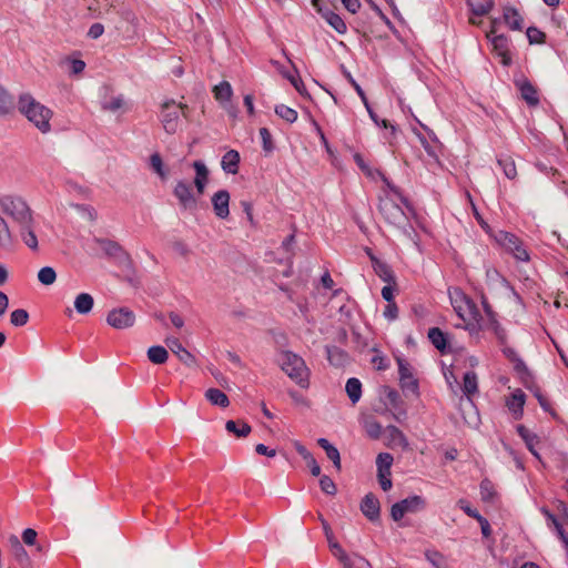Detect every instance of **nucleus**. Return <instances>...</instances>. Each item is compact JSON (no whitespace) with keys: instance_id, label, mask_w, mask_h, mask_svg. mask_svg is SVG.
<instances>
[{"instance_id":"e433bc0d","label":"nucleus","mask_w":568,"mask_h":568,"mask_svg":"<svg viewBox=\"0 0 568 568\" xmlns=\"http://www.w3.org/2000/svg\"><path fill=\"white\" fill-rule=\"evenodd\" d=\"M499 164L504 168V172L508 179H514L517 175V169L515 161L510 156H506L499 161Z\"/></svg>"},{"instance_id":"2eb2a0df","label":"nucleus","mask_w":568,"mask_h":568,"mask_svg":"<svg viewBox=\"0 0 568 568\" xmlns=\"http://www.w3.org/2000/svg\"><path fill=\"white\" fill-rule=\"evenodd\" d=\"M213 207L217 216L221 219H225L230 214L229 204H230V194L227 191H219L214 194L213 199Z\"/></svg>"},{"instance_id":"bf43d9fd","label":"nucleus","mask_w":568,"mask_h":568,"mask_svg":"<svg viewBox=\"0 0 568 568\" xmlns=\"http://www.w3.org/2000/svg\"><path fill=\"white\" fill-rule=\"evenodd\" d=\"M256 452L261 455H265V456H268V457H274L276 452L275 449H268V447H266L265 445L263 444H258L256 446Z\"/></svg>"},{"instance_id":"a18cd8bd","label":"nucleus","mask_w":568,"mask_h":568,"mask_svg":"<svg viewBox=\"0 0 568 568\" xmlns=\"http://www.w3.org/2000/svg\"><path fill=\"white\" fill-rule=\"evenodd\" d=\"M320 484H321L322 489L327 494H334L336 490L334 481L327 476H324L321 479Z\"/></svg>"},{"instance_id":"774afa93","label":"nucleus","mask_w":568,"mask_h":568,"mask_svg":"<svg viewBox=\"0 0 568 568\" xmlns=\"http://www.w3.org/2000/svg\"><path fill=\"white\" fill-rule=\"evenodd\" d=\"M171 321L172 323L176 326V327H182L183 326V320L181 316L176 315V314H172L171 315Z\"/></svg>"},{"instance_id":"4d7b16f0","label":"nucleus","mask_w":568,"mask_h":568,"mask_svg":"<svg viewBox=\"0 0 568 568\" xmlns=\"http://www.w3.org/2000/svg\"><path fill=\"white\" fill-rule=\"evenodd\" d=\"M372 363L374 365V367L378 371H383V369H386L387 368V364H386V361L383 356L381 355H376L372 358Z\"/></svg>"},{"instance_id":"1a4fd4ad","label":"nucleus","mask_w":568,"mask_h":568,"mask_svg":"<svg viewBox=\"0 0 568 568\" xmlns=\"http://www.w3.org/2000/svg\"><path fill=\"white\" fill-rule=\"evenodd\" d=\"M384 445L387 448L395 449V448H408V442L406 437L404 436L403 432L398 429L395 426H388L384 430L383 434Z\"/></svg>"},{"instance_id":"3c124183","label":"nucleus","mask_w":568,"mask_h":568,"mask_svg":"<svg viewBox=\"0 0 568 568\" xmlns=\"http://www.w3.org/2000/svg\"><path fill=\"white\" fill-rule=\"evenodd\" d=\"M344 7L352 13H356L361 8L359 0H341Z\"/></svg>"},{"instance_id":"58836bf2","label":"nucleus","mask_w":568,"mask_h":568,"mask_svg":"<svg viewBox=\"0 0 568 568\" xmlns=\"http://www.w3.org/2000/svg\"><path fill=\"white\" fill-rule=\"evenodd\" d=\"M496 495L494 486L490 481L485 480L480 484V496L484 500H491Z\"/></svg>"},{"instance_id":"a211bd4d","label":"nucleus","mask_w":568,"mask_h":568,"mask_svg":"<svg viewBox=\"0 0 568 568\" xmlns=\"http://www.w3.org/2000/svg\"><path fill=\"white\" fill-rule=\"evenodd\" d=\"M519 91L523 99L530 105H537L539 97L537 89L527 80H523L518 83Z\"/></svg>"},{"instance_id":"473e14b6","label":"nucleus","mask_w":568,"mask_h":568,"mask_svg":"<svg viewBox=\"0 0 568 568\" xmlns=\"http://www.w3.org/2000/svg\"><path fill=\"white\" fill-rule=\"evenodd\" d=\"M463 389L467 396H471L477 392V376L475 373L469 372L464 375Z\"/></svg>"},{"instance_id":"7c9ffc66","label":"nucleus","mask_w":568,"mask_h":568,"mask_svg":"<svg viewBox=\"0 0 568 568\" xmlns=\"http://www.w3.org/2000/svg\"><path fill=\"white\" fill-rule=\"evenodd\" d=\"M428 337L437 349H446V336L438 327L430 328Z\"/></svg>"},{"instance_id":"c756f323","label":"nucleus","mask_w":568,"mask_h":568,"mask_svg":"<svg viewBox=\"0 0 568 568\" xmlns=\"http://www.w3.org/2000/svg\"><path fill=\"white\" fill-rule=\"evenodd\" d=\"M150 361L154 364H163L166 362L169 354L168 351L162 346H152L148 351Z\"/></svg>"},{"instance_id":"f03ea898","label":"nucleus","mask_w":568,"mask_h":568,"mask_svg":"<svg viewBox=\"0 0 568 568\" xmlns=\"http://www.w3.org/2000/svg\"><path fill=\"white\" fill-rule=\"evenodd\" d=\"M19 104L20 111L30 122H32L42 132L49 131L51 119V111L49 109L29 95L22 97Z\"/></svg>"},{"instance_id":"8fccbe9b","label":"nucleus","mask_w":568,"mask_h":568,"mask_svg":"<svg viewBox=\"0 0 568 568\" xmlns=\"http://www.w3.org/2000/svg\"><path fill=\"white\" fill-rule=\"evenodd\" d=\"M70 64H71V71H72L73 74L81 73L84 70V68H85L84 61L79 60V59L70 60Z\"/></svg>"},{"instance_id":"13d9d810","label":"nucleus","mask_w":568,"mask_h":568,"mask_svg":"<svg viewBox=\"0 0 568 568\" xmlns=\"http://www.w3.org/2000/svg\"><path fill=\"white\" fill-rule=\"evenodd\" d=\"M307 463H308V466L311 468L313 476H320L321 467L317 464V462L312 456H310V457H307Z\"/></svg>"},{"instance_id":"c85d7f7f","label":"nucleus","mask_w":568,"mask_h":568,"mask_svg":"<svg viewBox=\"0 0 568 568\" xmlns=\"http://www.w3.org/2000/svg\"><path fill=\"white\" fill-rule=\"evenodd\" d=\"M225 427L237 437H246L251 433V426L244 422L237 424L234 420H227Z\"/></svg>"},{"instance_id":"393cba45","label":"nucleus","mask_w":568,"mask_h":568,"mask_svg":"<svg viewBox=\"0 0 568 568\" xmlns=\"http://www.w3.org/2000/svg\"><path fill=\"white\" fill-rule=\"evenodd\" d=\"M320 446L325 450L327 457L333 460L337 469H341V456L336 447H334L327 439L321 438Z\"/></svg>"},{"instance_id":"f257e3e1","label":"nucleus","mask_w":568,"mask_h":568,"mask_svg":"<svg viewBox=\"0 0 568 568\" xmlns=\"http://www.w3.org/2000/svg\"><path fill=\"white\" fill-rule=\"evenodd\" d=\"M449 297L458 317L463 321V327L470 332H478L485 325V318L475 302L468 297L462 288L449 291Z\"/></svg>"},{"instance_id":"cd10ccee","label":"nucleus","mask_w":568,"mask_h":568,"mask_svg":"<svg viewBox=\"0 0 568 568\" xmlns=\"http://www.w3.org/2000/svg\"><path fill=\"white\" fill-rule=\"evenodd\" d=\"M346 393L353 403L359 400L362 396V384L357 378H349L346 383Z\"/></svg>"},{"instance_id":"4be33fe9","label":"nucleus","mask_w":568,"mask_h":568,"mask_svg":"<svg viewBox=\"0 0 568 568\" xmlns=\"http://www.w3.org/2000/svg\"><path fill=\"white\" fill-rule=\"evenodd\" d=\"M324 19L327 23L339 34H345L347 31V26L342 17L334 11L326 10L323 13Z\"/></svg>"},{"instance_id":"6e6552de","label":"nucleus","mask_w":568,"mask_h":568,"mask_svg":"<svg viewBox=\"0 0 568 568\" xmlns=\"http://www.w3.org/2000/svg\"><path fill=\"white\" fill-rule=\"evenodd\" d=\"M378 210L384 221L388 223L399 222L404 217V212L400 206L388 195L381 199Z\"/></svg>"},{"instance_id":"864d4df0","label":"nucleus","mask_w":568,"mask_h":568,"mask_svg":"<svg viewBox=\"0 0 568 568\" xmlns=\"http://www.w3.org/2000/svg\"><path fill=\"white\" fill-rule=\"evenodd\" d=\"M260 134L262 136L264 148L266 150H271L272 149V136H271V133L268 132V130L263 128L260 130Z\"/></svg>"},{"instance_id":"603ef678","label":"nucleus","mask_w":568,"mask_h":568,"mask_svg":"<svg viewBox=\"0 0 568 568\" xmlns=\"http://www.w3.org/2000/svg\"><path fill=\"white\" fill-rule=\"evenodd\" d=\"M24 243L32 250L38 248V240L36 234L32 231H29L24 236Z\"/></svg>"},{"instance_id":"412c9836","label":"nucleus","mask_w":568,"mask_h":568,"mask_svg":"<svg viewBox=\"0 0 568 568\" xmlns=\"http://www.w3.org/2000/svg\"><path fill=\"white\" fill-rule=\"evenodd\" d=\"M240 154L235 150L226 152L222 159V168L226 173L236 174L239 172Z\"/></svg>"},{"instance_id":"4c0bfd02","label":"nucleus","mask_w":568,"mask_h":568,"mask_svg":"<svg viewBox=\"0 0 568 568\" xmlns=\"http://www.w3.org/2000/svg\"><path fill=\"white\" fill-rule=\"evenodd\" d=\"M374 262H375V266H374V267H375L376 273H377V274H378V275H379V276H381V277H382L386 283H390V282H393L394 276H393L392 271L389 270V267H388L386 264H384V263H382V262H379V261H377V260H374Z\"/></svg>"},{"instance_id":"b1692460","label":"nucleus","mask_w":568,"mask_h":568,"mask_svg":"<svg viewBox=\"0 0 568 568\" xmlns=\"http://www.w3.org/2000/svg\"><path fill=\"white\" fill-rule=\"evenodd\" d=\"M205 395L213 405L227 407L230 404L227 395L217 388H209Z\"/></svg>"},{"instance_id":"e2e57ef3","label":"nucleus","mask_w":568,"mask_h":568,"mask_svg":"<svg viewBox=\"0 0 568 568\" xmlns=\"http://www.w3.org/2000/svg\"><path fill=\"white\" fill-rule=\"evenodd\" d=\"M460 507H462V509H463L467 515H469V516H471V517H474V518H476V519L480 516L476 510L471 509V508H470V507H469L465 501H463V500L460 501Z\"/></svg>"},{"instance_id":"423d86ee","label":"nucleus","mask_w":568,"mask_h":568,"mask_svg":"<svg viewBox=\"0 0 568 568\" xmlns=\"http://www.w3.org/2000/svg\"><path fill=\"white\" fill-rule=\"evenodd\" d=\"M498 242L505 247L506 251L511 253L516 260L520 262H528L530 260L528 251L514 234L500 233Z\"/></svg>"},{"instance_id":"2f4dec72","label":"nucleus","mask_w":568,"mask_h":568,"mask_svg":"<svg viewBox=\"0 0 568 568\" xmlns=\"http://www.w3.org/2000/svg\"><path fill=\"white\" fill-rule=\"evenodd\" d=\"M74 305L79 313H88L93 306V298L91 295L82 293L75 298Z\"/></svg>"},{"instance_id":"5fc2aeb1","label":"nucleus","mask_w":568,"mask_h":568,"mask_svg":"<svg viewBox=\"0 0 568 568\" xmlns=\"http://www.w3.org/2000/svg\"><path fill=\"white\" fill-rule=\"evenodd\" d=\"M367 432L372 438H378L381 435L384 434L382 426L378 423L371 424Z\"/></svg>"},{"instance_id":"49530a36","label":"nucleus","mask_w":568,"mask_h":568,"mask_svg":"<svg viewBox=\"0 0 568 568\" xmlns=\"http://www.w3.org/2000/svg\"><path fill=\"white\" fill-rule=\"evenodd\" d=\"M427 558L437 567V568H442V566L444 565V558L443 556L438 552V551H435V550H429L427 551Z\"/></svg>"},{"instance_id":"f3484780","label":"nucleus","mask_w":568,"mask_h":568,"mask_svg":"<svg viewBox=\"0 0 568 568\" xmlns=\"http://www.w3.org/2000/svg\"><path fill=\"white\" fill-rule=\"evenodd\" d=\"M174 193L184 206L195 203L196 196L192 191L191 184L187 182H178Z\"/></svg>"},{"instance_id":"79ce46f5","label":"nucleus","mask_w":568,"mask_h":568,"mask_svg":"<svg viewBox=\"0 0 568 568\" xmlns=\"http://www.w3.org/2000/svg\"><path fill=\"white\" fill-rule=\"evenodd\" d=\"M151 165L158 174H160L162 178L165 176L163 161L159 153L151 155Z\"/></svg>"},{"instance_id":"f8f14e48","label":"nucleus","mask_w":568,"mask_h":568,"mask_svg":"<svg viewBox=\"0 0 568 568\" xmlns=\"http://www.w3.org/2000/svg\"><path fill=\"white\" fill-rule=\"evenodd\" d=\"M134 322V315L123 308L114 310L108 315V323L114 328H126Z\"/></svg>"},{"instance_id":"338daca9","label":"nucleus","mask_w":568,"mask_h":568,"mask_svg":"<svg viewBox=\"0 0 568 568\" xmlns=\"http://www.w3.org/2000/svg\"><path fill=\"white\" fill-rule=\"evenodd\" d=\"M322 283L323 285L326 287V288H332L333 285H334V282L332 280V277L329 276L328 273H325L323 276H322Z\"/></svg>"},{"instance_id":"9b49d317","label":"nucleus","mask_w":568,"mask_h":568,"mask_svg":"<svg viewBox=\"0 0 568 568\" xmlns=\"http://www.w3.org/2000/svg\"><path fill=\"white\" fill-rule=\"evenodd\" d=\"M488 37L491 39L494 50L501 58V62L508 65L511 61V57L507 47V38L501 34H496L495 26H493Z\"/></svg>"},{"instance_id":"4468645a","label":"nucleus","mask_w":568,"mask_h":568,"mask_svg":"<svg viewBox=\"0 0 568 568\" xmlns=\"http://www.w3.org/2000/svg\"><path fill=\"white\" fill-rule=\"evenodd\" d=\"M361 509L368 519H378L381 515V504L378 498L373 494L366 495L362 501Z\"/></svg>"},{"instance_id":"39448f33","label":"nucleus","mask_w":568,"mask_h":568,"mask_svg":"<svg viewBox=\"0 0 568 568\" xmlns=\"http://www.w3.org/2000/svg\"><path fill=\"white\" fill-rule=\"evenodd\" d=\"M394 458L388 453H379L376 457L377 478L381 488L384 491H388L392 486V466Z\"/></svg>"},{"instance_id":"6e6d98bb","label":"nucleus","mask_w":568,"mask_h":568,"mask_svg":"<svg viewBox=\"0 0 568 568\" xmlns=\"http://www.w3.org/2000/svg\"><path fill=\"white\" fill-rule=\"evenodd\" d=\"M477 520H478V521H479V524H480L483 535H484L486 538L490 537V535H491V529H490V525H489L488 520H487V519H485V518H484V517H481V516H479V517L477 518Z\"/></svg>"},{"instance_id":"f704fd0d","label":"nucleus","mask_w":568,"mask_h":568,"mask_svg":"<svg viewBox=\"0 0 568 568\" xmlns=\"http://www.w3.org/2000/svg\"><path fill=\"white\" fill-rule=\"evenodd\" d=\"M276 113L287 122H294L297 119V112L287 104H280Z\"/></svg>"},{"instance_id":"c03bdc74","label":"nucleus","mask_w":568,"mask_h":568,"mask_svg":"<svg viewBox=\"0 0 568 568\" xmlns=\"http://www.w3.org/2000/svg\"><path fill=\"white\" fill-rule=\"evenodd\" d=\"M37 536H38L37 531L32 528H27L22 532V539H23L24 544L28 546L36 545Z\"/></svg>"},{"instance_id":"aec40b11","label":"nucleus","mask_w":568,"mask_h":568,"mask_svg":"<svg viewBox=\"0 0 568 568\" xmlns=\"http://www.w3.org/2000/svg\"><path fill=\"white\" fill-rule=\"evenodd\" d=\"M196 175L194 179V183L196 186L197 195H202L204 193L205 184L209 179V171L206 166L201 162H194L193 164Z\"/></svg>"},{"instance_id":"a878e982","label":"nucleus","mask_w":568,"mask_h":568,"mask_svg":"<svg viewBox=\"0 0 568 568\" xmlns=\"http://www.w3.org/2000/svg\"><path fill=\"white\" fill-rule=\"evenodd\" d=\"M214 97L217 101L224 103L230 101L232 97V88L231 84L226 81H223L214 87L213 89Z\"/></svg>"},{"instance_id":"a19ab883","label":"nucleus","mask_w":568,"mask_h":568,"mask_svg":"<svg viewBox=\"0 0 568 568\" xmlns=\"http://www.w3.org/2000/svg\"><path fill=\"white\" fill-rule=\"evenodd\" d=\"M124 105V101L119 97H110L103 103V109L108 111H116Z\"/></svg>"},{"instance_id":"0e129e2a","label":"nucleus","mask_w":568,"mask_h":568,"mask_svg":"<svg viewBox=\"0 0 568 568\" xmlns=\"http://www.w3.org/2000/svg\"><path fill=\"white\" fill-rule=\"evenodd\" d=\"M10 544L16 549L17 552L24 554V549L22 548L19 539L16 536L10 538Z\"/></svg>"},{"instance_id":"37998d69","label":"nucleus","mask_w":568,"mask_h":568,"mask_svg":"<svg viewBox=\"0 0 568 568\" xmlns=\"http://www.w3.org/2000/svg\"><path fill=\"white\" fill-rule=\"evenodd\" d=\"M395 290H396V283H395V280H393V282L387 283V285L383 287V290H382V296H383V297H384L388 303H392V302H394V293H395Z\"/></svg>"},{"instance_id":"052dcab7","label":"nucleus","mask_w":568,"mask_h":568,"mask_svg":"<svg viewBox=\"0 0 568 568\" xmlns=\"http://www.w3.org/2000/svg\"><path fill=\"white\" fill-rule=\"evenodd\" d=\"M104 29H103V26L100 24V23H95L93 24L90 30H89V34L92 37V38H98L100 37L102 33H103Z\"/></svg>"},{"instance_id":"72a5a7b5","label":"nucleus","mask_w":568,"mask_h":568,"mask_svg":"<svg viewBox=\"0 0 568 568\" xmlns=\"http://www.w3.org/2000/svg\"><path fill=\"white\" fill-rule=\"evenodd\" d=\"M38 278L43 285H51L57 278L55 271L52 267H42L38 273Z\"/></svg>"},{"instance_id":"bb28decb","label":"nucleus","mask_w":568,"mask_h":568,"mask_svg":"<svg viewBox=\"0 0 568 568\" xmlns=\"http://www.w3.org/2000/svg\"><path fill=\"white\" fill-rule=\"evenodd\" d=\"M181 104H176L174 102H165L162 104V112H163V121L165 123L171 122V118L178 119L181 113Z\"/></svg>"},{"instance_id":"20e7f679","label":"nucleus","mask_w":568,"mask_h":568,"mask_svg":"<svg viewBox=\"0 0 568 568\" xmlns=\"http://www.w3.org/2000/svg\"><path fill=\"white\" fill-rule=\"evenodd\" d=\"M381 410L389 412L395 418L404 414L403 402L398 392L388 386L383 387L379 396Z\"/></svg>"},{"instance_id":"680f3d73","label":"nucleus","mask_w":568,"mask_h":568,"mask_svg":"<svg viewBox=\"0 0 568 568\" xmlns=\"http://www.w3.org/2000/svg\"><path fill=\"white\" fill-rule=\"evenodd\" d=\"M457 455L458 452L454 447L447 448L444 453L445 459L450 462L455 460L457 458Z\"/></svg>"},{"instance_id":"69168bd1","label":"nucleus","mask_w":568,"mask_h":568,"mask_svg":"<svg viewBox=\"0 0 568 568\" xmlns=\"http://www.w3.org/2000/svg\"><path fill=\"white\" fill-rule=\"evenodd\" d=\"M396 313H397V307H396V304L394 302L392 303H388V306L386 308V312L385 314L390 317V318H394L396 316Z\"/></svg>"},{"instance_id":"ddd939ff","label":"nucleus","mask_w":568,"mask_h":568,"mask_svg":"<svg viewBox=\"0 0 568 568\" xmlns=\"http://www.w3.org/2000/svg\"><path fill=\"white\" fill-rule=\"evenodd\" d=\"M397 362L399 369V384L402 388L416 393L418 389V382L414 377L409 366L403 359H397Z\"/></svg>"},{"instance_id":"c9c22d12","label":"nucleus","mask_w":568,"mask_h":568,"mask_svg":"<svg viewBox=\"0 0 568 568\" xmlns=\"http://www.w3.org/2000/svg\"><path fill=\"white\" fill-rule=\"evenodd\" d=\"M526 34L530 44H541L546 40V34L535 27L528 28Z\"/></svg>"},{"instance_id":"0eeeda50","label":"nucleus","mask_w":568,"mask_h":568,"mask_svg":"<svg viewBox=\"0 0 568 568\" xmlns=\"http://www.w3.org/2000/svg\"><path fill=\"white\" fill-rule=\"evenodd\" d=\"M423 506L419 496H412L395 503L390 508V517L395 521L402 520L405 515L416 513Z\"/></svg>"},{"instance_id":"6ab92c4d","label":"nucleus","mask_w":568,"mask_h":568,"mask_svg":"<svg viewBox=\"0 0 568 568\" xmlns=\"http://www.w3.org/2000/svg\"><path fill=\"white\" fill-rule=\"evenodd\" d=\"M504 20L506 24L513 30H521L524 24V18L519 11L513 7L504 9Z\"/></svg>"},{"instance_id":"de8ad7c7","label":"nucleus","mask_w":568,"mask_h":568,"mask_svg":"<svg viewBox=\"0 0 568 568\" xmlns=\"http://www.w3.org/2000/svg\"><path fill=\"white\" fill-rule=\"evenodd\" d=\"M329 544L334 556L338 557L345 564H348V558L345 551L342 549V547L337 542H333L332 540H329Z\"/></svg>"},{"instance_id":"9d476101","label":"nucleus","mask_w":568,"mask_h":568,"mask_svg":"<svg viewBox=\"0 0 568 568\" xmlns=\"http://www.w3.org/2000/svg\"><path fill=\"white\" fill-rule=\"evenodd\" d=\"M471 10L469 21L473 24L481 23V17L487 16L494 8L493 0H468Z\"/></svg>"},{"instance_id":"5701e85b","label":"nucleus","mask_w":568,"mask_h":568,"mask_svg":"<svg viewBox=\"0 0 568 568\" xmlns=\"http://www.w3.org/2000/svg\"><path fill=\"white\" fill-rule=\"evenodd\" d=\"M173 353L184 363H195V357L176 338L168 339Z\"/></svg>"},{"instance_id":"dca6fc26","label":"nucleus","mask_w":568,"mask_h":568,"mask_svg":"<svg viewBox=\"0 0 568 568\" xmlns=\"http://www.w3.org/2000/svg\"><path fill=\"white\" fill-rule=\"evenodd\" d=\"M525 403L526 395L520 389L515 390L506 400V405L508 409L514 414L515 418H520L523 416Z\"/></svg>"},{"instance_id":"7ed1b4c3","label":"nucleus","mask_w":568,"mask_h":568,"mask_svg":"<svg viewBox=\"0 0 568 568\" xmlns=\"http://www.w3.org/2000/svg\"><path fill=\"white\" fill-rule=\"evenodd\" d=\"M282 367L301 387L307 388L310 386V372L301 357L290 352L284 353Z\"/></svg>"},{"instance_id":"ea45409f","label":"nucleus","mask_w":568,"mask_h":568,"mask_svg":"<svg viewBox=\"0 0 568 568\" xmlns=\"http://www.w3.org/2000/svg\"><path fill=\"white\" fill-rule=\"evenodd\" d=\"M29 315L24 310H17L11 314V323L14 326L24 325L28 322Z\"/></svg>"},{"instance_id":"09e8293b","label":"nucleus","mask_w":568,"mask_h":568,"mask_svg":"<svg viewBox=\"0 0 568 568\" xmlns=\"http://www.w3.org/2000/svg\"><path fill=\"white\" fill-rule=\"evenodd\" d=\"M545 515L549 518V520L554 524V526L556 527V529L558 530V532L560 534L564 542L566 544L567 548H568V539L565 537L564 532H562V529H561V526L560 524L558 523V520L556 519V517L554 515H551L548 510H544Z\"/></svg>"}]
</instances>
